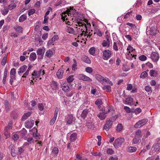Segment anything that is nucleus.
Returning <instances> with one entry per match:
<instances>
[{
    "mask_svg": "<svg viewBox=\"0 0 160 160\" xmlns=\"http://www.w3.org/2000/svg\"><path fill=\"white\" fill-rule=\"evenodd\" d=\"M73 119V117L72 114H68L66 117V120L67 123L71 124L72 122Z\"/></svg>",
    "mask_w": 160,
    "mask_h": 160,
    "instance_id": "obj_9",
    "label": "nucleus"
},
{
    "mask_svg": "<svg viewBox=\"0 0 160 160\" xmlns=\"http://www.w3.org/2000/svg\"><path fill=\"white\" fill-rule=\"evenodd\" d=\"M35 12V10L34 9H30L28 12V14L29 16H30L34 14Z\"/></svg>",
    "mask_w": 160,
    "mask_h": 160,
    "instance_id": "obj_46",
    "label": "nucleus"
},
{
    "mask_svg": "<svg viewBox=\"0 0 160 160\" xmlns=\"http://www.w3.org/2000/svg\"><path fill=\"white\" fill-rule=\"evenodd\" d=\"M153 151L155 152L158 151L160 149V144L158 143L154 144L153 146Z\"/></svg>",
    "mask_w": 160,
    "mask_h": 160,
    "instance_id": "obj_19",
    "label": "nucleus"
},
{
    "mask_svg": "<svg viewBox=\"0 0 160 160\" xmlns=\"http://www.w3.org/2000/svg\"><path fill=\"white\" fill-rule=\"evenodd\" d=\"M105 37L106 40H103L101 44L103 47L109 48L110 46V37L108 35H106Z\"/></svg>",
    "mask_w": 160,
    "mask_h": 160,
    "instance_id": "obj_4",
    "label": "nucleus"
},
{
    "mask_svg": "<svg viewBox=\"0 0 160 160\" xmlns=\"http://www.w3.org/2000/svg\"><path fill=\"white\" fill-rule=\"evenodd\" d=\"M56 118H53L50 122V125H53L55 122Z\"/></svg>",
    "mask_w": 160,
    "mask_h": 160,
    "instance_id": "obj_54",
    "label": "nucleus"
},
{
    "mask_svg": "<svg viewBox=\"0 0 160 160\" xmlns=\"http://www.w3.org/2000/svg\"><path fill=\"white\" fill-rule=\"evenodd\" d=\"M77 138V134L76 133H73L70 137V140L71 142H74Z\"/></svg>",
    "mask_w": 160,
    "mask_h": 160,
    "instance_id": "obj_17",
    "label": "nucleus"
},
{
    "mask_svg": "<svg viewBox=\"0 0 160 160\" xmlns=\"http://www.w3.org/2000/svg\"><path fill=\"white\" fill-rule=\"evenodd\" d=\"M148 121V119L145 118L142 119L137 122L134 125V127L138 128L145 125Z\"/></svg>",
    "mask_w": 160,
    "mask_h": 160,
    "instance_id": "obj_6",
    "label": "nucleus"
},
{
    "mask_svg": "<svg viewBox=\"0 0 160 160\" xmlns=\"http://www.w3.org/2000/svg\"><path fill=\"white\" fill-rule=\"evenodd\" d=\"M53 52L52 50L47 51L46 53V56L48 58L51 57L53 55Z\"/></svg>",
    "mask_w": 160,
    "mask_h": 160,
    "instance_id": "obj_29",
    "label": "nucleus"
},
{
    "mask_svg": "<svg viewBox=\"0 0 160 160\" xmlns=\"http://www.w3.org/2000/svg\"><path fill=\"white\" fill-rule=\"evenodd\" d=\"M73 77V76L72 75L69 76L67 78V80L68 82L70 83L72 82L74 80Z\"/></svg>",
    "mask_w": 160,
    "mask_h": 160,
    "instance_id": "obj_31",
    "label": "nucleus"
},
{
    "mask_svg": "<svg viewBox=\"0 0 160 160\" xmlns=\"http://www.w3.org/2000/svg\"><path fill=\"white\" fill-rule=\"evenodd\" d=\"M81 59L82 61L88 64H90L91 62V61L89 58L86 56L84 55L82 56Z\"/></svg>",
    "mask_w": 160,
    "mask_h": 160,
    "instance_id": "obj_16",
    "label": "nucleus"
},
{
    "mask_svg": "<svg viewBox=\"0 0 160 160\" xmlns=\"http://www.w3.org/2000/svg\"><path fill=\"white\" fill-rule=\"evenodd\" d=\"M23 147L18 148V152L19 154H21L22 152H23L24 150L23 148Z\"/></svg>",
    "mask_w": 160,
    "mask_h": 160,
    "instance_id": "obj_52",
    "label": "nucleus"
},
{
    "mask_svg": "<svg viewBox=\"0 0 160 160\" xmlns=\"http://www.w3.org/2000/svg\"><path fill=\"white\" fill-rule=\"evenodd\" d=\"M150 57L152 61L155 62L158 61L159 58L158 53L156 52H152L151 54Z\"/></svg>",
    "mask_w": 160,
    "mask_h": 160,
    "instance_id": "obj_7",
    "label": "nucleus"
},
{
    "mask_svg": "<svg viewBox=\"0 0 160 160\" xmlns=\"http://www.w3.org/2000/svg\"><path fill=\"white\" fill-rule=\"evenodd\" d=\"M33 137L36 139H39L40 135L39 133L38 132L36 133H33Z\"/></svg>",
    "mask_w": 160,
    "mask_h": 160,
    "instance_id": "obj_42",
    "label": "nucleus"
},
{
    "mask_svg": "<svg viewBox=\"0 0 160 160\" xmlns=\"http://www.w3.org/2000/svg\"><path fill=\"white\" fill-rule=\"evenodd\" d=\"M5 58H3V59L1 61V64L3 66L4 65L6 64V62L7 60L6 59H5Z\"/></svg>",
    "mask_w": 160,
    "mask_h": 160,
    "instance_id": "obj_59",
    "label": "nucleus"
},
{
    "mask_svg": "<svg viewBox=\"0 0 160 160\" xmlns=\"http://www.w3.org/2000/svg\"><path fill=\"white\" fill-rule=\"evenodd\" d=\"M102 88L103 90H105L108 92H110L111 91V87L110 85L104 86Z\"/></svg>",
    "mask_w": 160,
    "mask_h": 160,
    "instance_id": "obj_25",
    "label": "nucleus"
},
{
    "mask_svg": "<svg viewBox=\"0 0 160 160\" xmlns=\"http://www.w3.org/2000/svg\"><path fill=\"white\" fill-rule=\"evenodd\" d=\"M51 87L53 90H57L58 89V85L57 82L52 81L51 84Z\"/></svg>",
    "mask_w": 160,
    "mask_h": 160,
    "instance_id": "obj_13",
    "label": "nucleus"
},
{
    "mask_svg": "<svg viewBox=\"0 0 160 160\" xmlns=\"http://www.w3.org/2000/svg\"><path fill=\"white\" fill-rule=\"evenodd\" d=\"M19 138V136L17 134H15L13 135L12 138L14 140H16Z\"/></svg>",
    "mask_w": 160,
    "mask_h": 160,
    "instance_id": "obj_58",
    "label": "nucleus"
},
{
    "mask_svg": "<svg viewBox=\"0 0 160 160\" xmlns=\"http://www.w3.org/2000/svg\"><path fill=\"white\" fill-rule=\"evenodd\" d=\"M78 78L79 79L85 81L91 82L92 81L91 79L82 74L79 75Z\"/></svg>",
    "mask_w": 160,
    "mask_h": 160,
    "instance_id": "obj_8",
    "label": "nucleus"
},
{
    "mask_svg": "<svg viewBox=\"0 0 160 160\" xmlns=\"http://www.w3.org/2000/svg\"><path fill=\"white\" fill-rule=\"evenodd\" d=\"M26 18L27 17L25 15H22L20 17L19 21L20 22H22L26 19Z\"/></svg>",
    "mask_w": 160,
    "mask_h": 160,
    "instance_id": "obj_30",
    "label": "nucleus"
},
{
    "mask_svg": "<svg viewBox=\"0 0 160 160\" xmlns=\"http://www.w3.org/2000/svg\"><path fill=\"white\" fill-rule=\"evenodd\" d=\"M148 73L146 71H145L142 72L140 75L141 78H145L148 76Z\"/></svg>",
    "mask_w": 160,
    "mask_h": 160,
    "instance_id": "obj_36",
    "label": "nucleus"
},
{
    "mask_svg": "<svg viewBox=\"0 0 160 160\" xmlns=\"http://www.w3.org/2000/svg\"><path fill=\"white\" fill-rule=\"evenodd\" d=\"M63 71L62 69H59L57 72V76L59 79L61 78L63 75Z\"/></svg>",
    "mask_w": 160,
    "mask_h": 160,
    "instance_id": "obj_14",
    "label": "nucleus"
},
{
    "mask_svg": "<svg viewBox=\"0 0 160 160\" xmlns=\"http://www.w3.org/2000/svg\"><path fill=\"white\" fill-rule=\"evenodd\" d=\"M122 124H119L118 125L117 127V130L118 131H121L122 129Z\"/></svg>",
    "mask_w": 160,
    "mask_h": 160,
    "instance_id": "obj_37",
    "label": "nucleus"
},
{
    "mask_svg": "<svg viewBox=\"0 0 160 160\" xmlns=\"http://www.w3.org/2000/svg\"><path fill=\"white\" fill-rule=\"evenodd\" d=\"M127 50L128 51H132V50H135V49H134L133 47L130 45H129L128 47Z\"/></svg>",
    "mask_w": 160,
    "mask_h": 160,
    "instance_id": "obj_63",
    "label": "nucleus"
},
{
    "mask_svg": "<svg viewBox=\"0 0 160 160\" xmlns=\"http://www.w3.org/2000/svg\"><path fill=\"white\" fill-rule=\"evenodd\" d=\"M37 58L36 54L35 52H33L31 53L30 57L29 59L31 61H34Z\"/></svg>",
    "mask_w": 160,
    "mask_h": 160,
    "instance_id": "obj_21",
    "label": "nucleus"
},
{
    "mask_svg": "<svg viewBox=\"0 0 160 160\" xmlns=\"http://www.w3.org/2000/svg\"><path fill=\"white\" fill-rule=\"evenodd\" d=\"M38 108L40 111H42L44 109V106L42 103H39L38 104Z\"/></svg>",
    "mask_w": 160,
    "mask_h": 160,
    "instance_id": "obj_51",
    "label": "nucleus"
},
{
    "mask_svg": "<svg viewBox=\"0 0 160 160\" xmlns=\"http://www.w3.org/2000/svg\"><path fill=\"white\" fill-rule=\"evenodd\" d=\"M42 48L39 49L37 51V54L38 55L43 56L44 53H42Z\"/></svg>",
    "mask_w": 160,
    "mask_h": 160,
    "instance_id": "obj_47",
    "label": "nucleus"
},
{
    "mask_svg": "<svg viewBox=\"0 0 160 160\" xmlns=\"http://www.w3.org/2000/svg\"><path fill=\"white\" fill-rule=\"evenodd\" d=\"M67 31L69 33L73 34L75 32L73 28L71 27H68L67 29Z\"/></svg>",
    "mask_w": 160,
    "mask_h": 160,
    "instance_id": "obj_34",
    "label": "nucleus"
},
{
    "mask_svg": "<svg viewBox=\"0 0 160 160\" xmlns=\"http://www.w3.org/2000/svg\"><path fill=\"white\" fill-rule=\"evenodd\" d=\"M140 138H139V137L135 136V138L133 139V143L134 144L137 143L138 142L140 139Z\"/></svg>",
    "mask_w": 160,
    "mask_h": 160,
    "instance_id": "obj_35",
    "label": "nucleus"
},
{
    "mask_svg": "<svg viewBox=\"0 0 160 160\" xmlns=\"http://www.w3.org/2000/svg\"><path fill=\"white\" fill-rule=\"evenodd\" d=\"M4 134V135L6 137H10V134L9 132H8L7 130L5 129Z\"/></svg>",
    "mask_w": 160,
    "mask_h": 160,
    "instance_id": "obj_60",
    "label": "nucleus"
},
{
    "mask_svg": "<svg viewBox=\"0 0 160 160\" xmlns=\"http://www.w3.org/2000/svg\"><path fill=\"white\" fill-rule=\"evenodd\" d=\"M34 123V121L33 120H27L25 122V126L26 128H32Z\"/></svg>",
    "mask_w": 160,
    "mask_h": 160,
    "instance_id": "obj_10",
    "label": "nucleus"
},
{
    "mask_svg": "<svg viewBox=\"0 0 160 160\" xmlns=\"http://www.w3.org/2000/svg\"><path fill=\"white\" fill-rule=\"evenodd\" d=\"M102 103V100L100 99H97L95 102V104L98 106V108H101V105Z\"/></svg>",
    "mask_w": 160,
    "mask_h": 160,
    "instance_id": "obj_24",
    "label": "nucleus"
},
{
    "mask_svg": "<svg viewBox=\"0 0 160 160\" xmlns=\"http://www.w3.org/2000/svg\"><path fill=\"white\" fill-rule=\"evenodd\" d=\"M73 8L70 7L69 8H67V10L66 11V13H67V14H68L69 15V14H71V11L72 10H73Z\"/></svg>",
    "mask_w": 160,
    "mask_h": 160,
    "instance_id": "obj_49",
    "label": "nucleus"
},
{
    "mask_svg": "<svg viewBox=\"0 0 160 160\" xmlns=\"http://www.w3.org/2000/svg\"><path fill=\"white\" fill-rule=\"evenodd\" d=\"M51 39H52L53 40H54V42H55L59 39V37L58 35H55Z\"/></svg>",
    "mask_w": 160,
    "mask_h": 160,
    "instance_id": "obj_62",
    "label": "nucleus"
},
{
    "mask_svg": "<svg viewBox=\"0 0 160 160\" xmlns=\"http://www.w3.org/2000/svg\"><path fill=\"white\" fill-rule=\"evenodd\" d=\"M31 115L30 112H28L24 114L22 118V121H24L26 120L28 117H29Z\"/></svg>",
    "mask_w": 160,
    "mask_h": 160,
    "instance_id": "obj_23",
    "label": "nucleus"
},
{
    "mask_svg": "<svg viewBox=\"0 0 160 160\" xmlns=\"http://www.w3.org/2000/svg\"><path fill=\"white\" fill-rule=\"evenodd\" d=\"M53 153L57 154L58 153V150L57 148L54 147L52 150Z\"/></svg>",
    "mask_w": 160,
    "mask_h": 160,
    "instance_id": "obj_53",
    "label": "nucleus"
},
{
    "mask_svg": "<svg viewBox=\"0 0 160 160\" xmlns=\"http://www.w3.org/2000/svg\"><path fill=\"white\" fill-rule=\"evenodd\" d=\"M11 154L12 155V156H13V157H15L16 156V154L15 153V149L14 150H11Z\"/></svg>",
    "mask_w": 160,
    "mask_h": 160,
    "instance_id": "obj_61",
    "label": "nucleus"
},
{
    "mask_svg": "<svg viewBox=\"0 0 160 160\" xmlns=\"http://www.w3.org/2000/svg\"><path fill=\"white\" fill-rule=\"evenodd\" d=\"M133 101V99L130 97H128L126 99L124 103L130 104Z\"/></svg>",
    "mask_w": 160,
    "mask_h": 160,
    "instance_id": "obj_22",
    "label": "nucleus"
},
{
    "mask_svg": "<svg viewBox=\"0 0 160 160\" xmlns=\"http://www.w3.org/2000/svg\"><path fill=\"white\" fill-rule=\"evenodd\" d=\"M106 152L108 154L111 155L113 154L114 151L112 149L109 148L107 149Z\"/></svg>",
    "mask_w": 160,
    "mask_h": 160,
    "instance_id": "obj_44",
    "label": "nucleus"
},
{
    "mask_svg": "<svg viewBox=\"0 0 160 160\" xmlns=\"http://www.w3.org/2000/svg\"><path fill=\"white\" fill-rule=\"evenodd\" d=\"M16 31L18 33H22V28L21 26H18L15 28Z\"/></svg>",
    "mask_w": 160,
    "mask_h": 160,
    "instance_id": "obj_27",
    "label": "nucleus"
},
{
    "mask_svg": "<svg viewBox=\"0 0 160 160\" xmlns=\"http://www.w3.org/2000/svg\"><path fill=\"white\" fill-rule=\"evenodd\" d=\"M124 138H121L115 140L113 146L115 148H117L120 146L124 141Z\"/></svg>",
    "mask_w": 160,
    "mask_h": 160,
    "instance_id": "obj_5",
    "label": "nucleus"
},
{
    "mask_svg": "<svg viewBox=\"0 0 160 160\" xmlns=\"http://www.w3.org/2000/svg\"><path fill=\"white\" fill-rule=\"evenodd\" d=\"M120 44V42H118V43H117L116 42H114L113 46V49L116 51H118V45H119Z\"/></svg>",
    "mask_w": 160,
    "mask_h": 160,
    "instance_id": "obj_32",
    "label": "nucleus"
},
{
    "mask_svg": "<svg viewBox=\"0 0 160 160\" xmlns=\"http://www.w3.org/2000/svg\"><path fill=\"white\" fill-rule=\"evenodd\" d=\"M48 37V34L47 33L43 34L42 37V39L44 40H46Z\"/></svg>",
    "mask_w": 160,
    "mask_h": 160,
    "instance_id": "obj_64",
    "label": "nucleus"
},
{
    "mask_svg": "<svg viewBox=\"0 0 160 160\" xmlns=\"http://www.w3.org/2000/svg\"><path fill=\"white\" fill-rule=\"evenodd\" d=\"M73 60L74 61V63L72 65V69L73 70H75L77 68L76 67L77 66V63L75 59H73Z\"/></svg>",
    "mask_w": 160,
    "mask_h": 160,
    "instance_id": "obj_38",
    "label": "nucleus"
},
{
    "mask_svg": "<svg viewBox=\"0 0 160 160\" xmlns=\"http://www.w3.org/2000/svg\"><path fill=\"white\" fill-rule=\"evenodd\" d=\"M108 110L105 111V109H102V112H101L99 114L97 115V116L101 120H103L105 119L106 116V114L110 112H111L112 114L114 112V111L112 107H109L107 108Z\"/></svg>",
    "mask_w": 160,
    "mask_h": 160,
    "instance_id": "obj_1",
    "label": "nucleus"
},
{
    "mask_svg": "<svg viewBox=\"0 0 160 160\" xmlns=\"http://www.w3.org/2000/svg\"><path fill=\"white\" fill-rule=\"evenodd\" d=\"M9 9H8V8H5L4 11H2V14L3 15H5L7 14L9 11Z\"/></svg>",
    "mask_w": 160,
    "mask_h": 160,
    "instance_id": "obj_48",
    "label": "nucleus"
},
{
    "mask_svg": "<svg viewBox=\"0 0 160 160\" xmlns=\"http://www.w3.org/2000/svg\"><path fill=\"white\" fill-rule=\"evenodd\" d=\"M12 128V123L11 122H9L8 125L6 128L5 129H10Z\"/></svg>",
    "mask_w": 160,
    "mask_h": 160,
    "instance_id": "obj_55",
    "label": "nucleus"
},
{
    "mask_svg": "<svg viewBox=\"0 0 160 160\" xmlns=\"http://www.w3.org/2000/svg\"><path fill=\"white\" fill-rule=\"evenodd\" d=\"M86 71L89 73H91L92 72V68L88 67L85 68Z\"/></svg>",
    "mask_w": 160,
    "mask_h": 160,
    "instance_id": "obj_43",
    "label": "nucleus"
},
{
    "mask_svg": "<svg viewBox=\"0 0 160 160\" xmlns=\"http://www.w3.org/2000/svg\"><path fill=\"white\" fill-rule=\"evenodd\" d=\"M62 89L66 92H68L69 89V87L66 83H64L62 85Z\"/></svg>",
    "mask_w": 160,
    "mask_h": 160,
    "instance_id": "obj_20",
    "label": "nucleus"
},
{
    "mask_svg": "<svg viewBox=\"0 0 160 160\" xmlns=\"http://www.w3.org/2000/svg\"><path fill=\"white\" fill-rule=\"evenodd\" d=\"M95 78L97 80L102 83H103L104 82H108L111 85H112V82L110 81L108 78H104L103 77L99 74H97L95 75Z\"/></svg>",
    "mask_w": 160,
    "mask_h": 160,
    "instance_id": "obj_2",
    "label": "nucleus"
},
{
    "mask_svg": "<svg viewBox=\"0 0 160 160\" xmlns=\"http://www.w3.org/2000/svg\"><path fill=\"white\" fill-rule=\"evenodd\" d=\"M147 57L144 55H142L139 57V59L141 61H144L147 59Z\"/></svg>",
    "mask_w": 160,
    "mask_h": 160,
    "instance_id": "obj_40",
    "label": "nucleus"
},
{
    "mask_svg": "<svg viewBox=\"0 0 160 160\" xmlns=\"http://www.w3.org/2000/svg\"><path fill=\"white\" fill-rule=\"evenodd\" d=\"M88 113V110L87 109H85L82 112L81 114V117L83 119H85L87 116Z\"/></svg>",
    "mask_w": 160,
    "mask_h": 160,
    "instance_id": "obj_15",
    "label": "nucleus"
},
{
    "mask_svg": "<svg viewBox=\"0 0 160 160\" xmlns=\"http://www.w3.org/2000/svg\"><path fill=\"white\" fill-rule=\"evenodd\" d=\"M112 124V120H107L104 125V129L107 131L111 127Z\"/></svg>",
    "mask_w": 160,
    "mask_h": 160,
    "instance_id": "obj_11",
    "label": "nucleus"
},
{
    "mask_svg": "<svg viewBox=\"0 0 160 160\" xmlns=\"http://www.w3.org/2000/svg\"><path fill=\"white\" fill-rule=\"evenodd\" d=\"M95 50L94 47L91 48L89 50V52L90 54L93 55L95 52Z\"/></svg>",
    "mask_w": 160,
    "mask_h": 160,
    "instance_id": "obj_41",
    "label": "nucleus"
},
{
    "mask_svg": "<svg viewBox=\"0 0 160 160\" xmlns=\"http://www.w3.org/2000/svg\"><path fill=\"white\" fill-rule=\"evenodd\" d=\"M16 6V5L15 4H14L13 5L10 4L8 6V8L9 9L12 10L13 8H15Z\"/></svg>",
    "mask_w": 160,
    "mask_h": 160,
    "instance_id": "obj_50",
    "label": "nucleus"
},
{
    "mask_svg": "<svg viewBox=\"0 0 160 160\" xmlns=\"http://www.w3.org/2000/svg\"><path fill=\"white\" fill-rule=\"evenodd\" d=\"M145 90L147 92L150 91L151 90V87L149 86H146L145 88Z\"/></svg>",
    "mask_w": 160,
    "mask_h": 160,
    "instance_id": "obj_57",
    "label": "nucleus"
},
{
    "mask_svg": "<svg viewBox=\"0 0 160 160\" xmlns=\"http://www.w3.org/2000/svg\"><path fill=\"white\" fill-rule=\"evenodd\" d=\"M103 56L106 59H108L111 55V51L108 50H104L103 52Z\"/></svg>",
    "mask_w": 160,
    "mask_h": 160,
    "instance_id": "obj_12",
    "label": "nucleus"
},
{
    "mask_svg": "<svg viewBox=\"0 0 160 160\" xmlns=\"http://www.w3.org/2000/svg\"><path fill=\"white\" fill-rule=\"evenodd\" d=\"M27 67L26 65H24L19 69V71H18V73L19 74L21 73H23L24 71H25L27 69Z\"/></svg>",
    "mask_w": 160,
    "mask_h": 160,
    "instance_id": "obj_18",
    "label": "nucleus"
},
{
    "mask_svg": "<svg viewBox=\"0 0 160 160\" xmlns=\"http://www.w3.org/2000/svg\"><path fill=\"white\" fill-rule=\"evenodd\" d=\"M78 26L79 27L81 26L82 27H83V28H85L86 29V30H87V26H86V25L84 23H82V22H78Z\"/></svg>",
    "mask_w": 160,
    "mask_h": 160,
    "instance_id": "obj_45",
    "label": "nucleus"
},
{
    "mask_svg": "<svg viewBox=\"0 0 160 160\" xmlns=\"http://www.w3.org/2000/svg\"><path fill=\"white\" fill-rule=\"evenodd\" d=\"M135 134L136 136L139 137V138H141L142 136V135L141 134V130H138L136 131Z\"/></svg>",
    "mask_w": 160,
    "mask_h": 160,
    "instance_id": "obj_39",
    "label": "nucleus"
},
{
    "mask_svg": "<svg viewBox=\"0 0 160 160\" xmlns=\"http://www.w3.org/2000/svg\"><path fill=\"white\" fill-rule=\"evenodd\" d=\"M5 106L7 111H8L10 109V106L7 100H5L4 101Z\"/></svg>",
    "mask_w": 160,
    "mask_h": 160,
    "instance_id": "obj_26",
    "label": "nucleus"
},
{
    "mask_svg": "<svg viewBox=\"0 0 160 160\" xmlns=\"http://www.w3.org/2000/svg\"><path fill=\"white\" fill-rule=\"evenodd\" d=\"M157 74V72L155 70L152 69L150 71L149 74L151 77L154 76Z\"/></svg>",
    "mask_w": 160,
    "mask_h": 160,
    "instance_id": "obj_33",
    "label": "nucleus"
},
{
    "mask_svg": "<svg viewBox=\"0 0 160 160\" xmlns=\"http://www.w3.org/2000/svg\"><path fill=\"white\" fill-rule=\"evenodd\" d=\"M42 73V76L43 77L45 74L44 71V70L41 69L38 71H34L32 74V77L31 78L33 80H34L35 78H39L41 76V74Z\"/></svg>",
    "mask_w": 160,
    "mask_h": 160,
    "instance_id": "obj_3",
    "label": "nucleus"
},
{
    "mask_svg": "<svg viewBox=\"0 0 160 160\" xmlns=\"http://www.w3.org/2000/svg\"><path fill=\"white\" fill-rule=\"evenodd\" d=\"M137 150V148L135 147H130L128 148V151L129 152H135Z\"/></svg>",
    "mask_w": 160,
    "mask_h": 160,
    "instance_id": "obj_28",
    "label": "nucleus"
},
{
    "mask_svg": "<svg viewBox=\"0 0 160 160\" xmlns=\"http://www.w3.org/2000/svg\"><path fill=\"white\" fill-rule=\"evenodd\" d=\"M124 109L125 110L127 113H129L131 112L130 108L128 107L125 106L124 107Z\"/></svg>",
    "mask_w": 160,
    "mask_h": 160,
    "instance_id": "obj_56",
    "label": "nucleus"
}]
</instances>
